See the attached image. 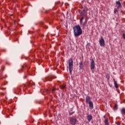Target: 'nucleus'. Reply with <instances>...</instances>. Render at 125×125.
<instances>
[{"mask_svg":"<svg viewBox=\"0 0 125 125\" xmlns=\"http://www.w3.org/2000/svg\"><path fill=\"white\" fill-rule=\"evenodd\" d=\"M79 68L80 69H83V62H80L79 63Z\"/></svg>","mask_w":125,"mask_h":125,"instance_id":"nucleus-13","label":"nucleus"},{"mask_svg":"<svg viewBox=\"0 0 125 125\" xmlns=\"http://www.w3.org/2000/svg\"><path fill=\"white\" fill-rule=\"evenodd\" d=\"M92 115L91 114H87V119L88 122H90L91 120H92Z\"/></svg>","mask_w":125,"mask_h":125,"instance_id":"nucleus-9","label":"nucleus"},{"mask_svg":"<svg viewBox=\"0 0 125 125\" xmlns=\"http://www.w3.org/2000/svg\"><path fill=\"white\" fill-rule=\"evenodd\" d=\"M80 17H81L80 20H83V17L84 16H80Z\"/></svg>","mask_w":125,"mask_h":125,"instance_id":"nucleus-23","label":"nucleus"},{"mask_svg":"<svg viewBox=\"0 0 125 125\" xmlns=\"http://www.w3.org/2000/svg\"><path fill=\"white\" fill-rule=\"evenodd\" d=\"M86 23H87V20L86 19H85V22L83 23V25H85V24H86Z\"/></svg>","mask_w":125,"mask_h":125,"instance_id":"nucleus-21","label":"nucleus"},{"mask_svg":"<svg viewBox=\"0 0 125 125\" xmlns=\"http://www.w3.org/2000/svg\"><path fill=\"white\" fill-rule=\"evenodd\" d=\"M104 118L105 119V120H106V115H104Z\"/></svg>","mask_w":125,"mask_h":125,"instance_id":"nucleus-29","label":"nucleus"},{"mask_svg":"<svg viewBox=\"0 0 125 125\" xmlns=\"http://www.w3.org/2000/svg\"><path fill=\"white\" fill-rule=\"evenodd\" d=\"M116 7L117 8H121L122 7V3L120 0L116 1Z\"/></svg>","mask_w":125,"mask_h":125,"instance_id":"nucleus-7","label":"nucleus"},{"mask_svg":"<svg viewBox=\"0 0 125 125\" xmlns=\"http://www.w3.org/2000/svg\"><path fill=\"white\" fill-rule=\"evenodd\" d=\"M74 65V62H73V59H69L68 60V66L69 70L70 75H72V71H73V66Z\"/></svg>","mask_w":125,"mask_h":125,"instance_id":"nucleus-2","label":"nucleus"},{"mask_svg":"<svg viewBox=\"0 0 125 125\" xmlns=\"http://www.w3.org/2000/svg\"><path fill=\"white\" fill-rule=\"evenodd\" d=\"M55 90H56L55 88H53L51 90V91L52 92V93H53L54 91H55Z\"/></svg>","mask_w":125,"mask_h":125,"instance_id":"nucleus-19","label":"nucleus"},{"mask_svg":"<svg viewBox=\"0 0 125 125\" xmlns=\"http://www.w3.org/2000/svg\"><path fill=\"white\" fill-rule=\"evenodd\" d=\"M87 10L85 9H83L82 11H80V16H86Z\"/></svg>","mask_w":125,"mask_h":125,"instance_id":"nucleus-5","label":"nucleus"},{"mask_svg":"<svg viewBox=\"0 0 125 125\" xmlns=\"http://www.w3.org/2000/svg\"><path fill=\"white\" fill-rule=\"evenodd\" d=\"M121 114L123 115H124L125 114V108H122L121 109Z\"/></svg>","mask_w":125,"mask_h":125,"instance_id":"nucleus-15","label":"nucleus"},{"mask_svg":"<svg viewBox=\"0 0 125 125\" xmlns=\"http://www.w3.org/2000/svg\"><path fill=\"white\" fill-rule=\"evenodd\" d=\"M72 115H73V113H72L70 112V113H69V115H70V116H72Z\"/></svg>","mask_w":125,"mask_h":125,"instance_id":"nucleus-27","label":"nucleus"},{"mask_svg":"<svg viewBox=\"0 0 125 125\" xmlns=\"http://www.w3.org/2000/svg\"><path fill=\"white\" fill-rule=\"evenodd\" d=\"M56 77L55 76H49L47 78H46V81H51V80H53V79H56Z\"/></svg>","mask_w":125,"mask_h":125,"instance_id":"nucleus-10","label":"nucleus"},{"mask_svg":"<svg viewBox=\"0 0 125 125\" xmlns=\"http://www.w3.org/2000/svg\"><path fill=\"white\" fill-rule=\"evenodd\" d=\"M105 77L107 80H109L110 79V74H106Z\"/></svg>","mask_w":125,"mask_h":125,"instance_id":"nucleus-16","label":"nucleus"},{"mask_svg":"<svg viewBox=\"0 0 125 125\" xmlns=\"http://www.w3.org/2000/svg\"><path fill=\"white\" fill-rule=\"evenodd\" d=\"M118 109V104H115L114 107V110H117Z\"/></svg>","mask_w":125,"mask_h":125,"instance_id":"nucleus-17","label":"nucleus"},{"mask_svg":"<svg viewBox=\"0 0 125 125\" xmlns=\"http://www.w3.org/2000/svg\"><path fill=\"white\" fill-rule=\"evenodd\" d=\"M89 104V107L90 109H93V103L92 102H90L88 103Z\"/></svg>","mask_w":125,"mask_h":125,"instance_id":"nucleus-11","label":"nucleus"},{"mask_svg":"<svg viewBox=\"0 0 125 125\" xmlns=\"http://www.w3.org/2000/svg\"><path fill=\"white\" fill-rule=\"evenodd\" d=\"M21 68L22 69H24V65H22Z\"/></svg>","mask_w":125,"mask_h":125,"instance_id":"nucleus-28","label":"nucleus"},{"mask_svg":"<svg viewBox=\"0 0 125 125\" xmlns=\"http://www.w3.org/2000/svg\"><path fill=\"white\" fill-rule=\"evenodd\" d=\"M18 91H20V90H21V88H19L18 89H17Z\"/></svg>","mask_w":125,"mask_h":125,"instance_id":"nucleus-26","label":"nucleus"},{"mask_svg":"<svg viewBox=\"0 0 125 125\" xmlns=\"http://www.w3.org/2000/svg\"><path fill=\"white\" fill-rule=\"evenodd\" d=\"M90 99H91V98H90V97L87 96L86 97V99H85V102L86 103H89V102H91V100H90Z\"/></svg>","mask_w":125,"mask_h":125,"instance_id":"nucleus-8","label":"nucleus"},{"mask_svg":"<svg viewBox=\"0 0 125 125\" xmlns=\"http://www.w3.org/2000/svg\"><path fill=\"white\" fill-rule=\"evenodd\" d=\"M80 24H83V20H80Z\"/></svg>","mask_w":125,"mask_h":125,"instance_id":"nucleus-25","label":"nucleus"},{"mask_svg":"<svg viewBox=\"0 0 125 125\" xmlns=\"http://www.w3.org/2000/svg\"><path fill=\"white\" fill-rule=\"evenodd\" d=\"M99 42L101 46H105V41L103 36H101V38L99 40Z\"/></svg>","mask_w":125,"mask_h":125,"instance_id":"nucleus-4","label":"nucleus"},{"mask_svg":"<svg viewBox=\"0 0 125 125\" xmlns=\"http://www.w3.org/2000/svg\"><path fill=\"white\" fill-rule=\"evenodd\" d=\"M69 123L70 125H77V119L74 117H70L69 120Z\"/></svg>","mask_w":125,"mask_h":125,"instance_id":"nucleus-3","label":"nucleus"},{"mask_svg":"<svg viewBox=\"0 0 125 125\" xmlns=\"http://www.w3.org/2000/svg\"><path fill=\"white\" fill-rule=\"evenodd\" d=\"M73 29L75 37H79V36H81L83 34V30H82V28H81L80 25L78 24L74 26Z\"/></svg>","mask_w":125,"mask_h":125,"instance_id":"nucleus-1","label":"nucleus"},{"mask_svg":"<svg viewBox=\"0 0 125 125\" xmlns=\"http://www.w3.org/2000/svg\"><path fill=\"white\" fill-rule=\"evenodd\" d=\"M105 125H109V120L108 118H106L104 121Z\"/></svg>","mask_w":125,"mask_h":125,"instance_id":"nucleus-14","label":"nucleus"},{"mask_svg":"<svg viewBox=\"0 0 125 125\" xmlns=\"http://www.w3.org/2000/svg\"><path fill=\"white\" fill-rule=\"evenodd\" d=\"M65 87H66V86L65 85H62L61 86V89H64L65 88Z\"/></svg>","mask_w":125,"mask_h":125,"instance_id":"nucleus-20","label":"nucleus"},{"mask_svg":"<svg viewBox=\"0 0 125 125\" xmlns=\"http://www.w3.org/2000/svg\"><path fill=\"white\" fill-rule=\"evenodd\" d=\"M91 70H94V68H95V63L94 62V60L93 59L92 60L90 64Z\"/></svg>","mask_w":125,"mask_h":125,"instance_id":"nucleus-6","label":"nucleus"},{"mask_svg":"<svg viewBox=\"0 0 125 125\" xmlns=\"http://www.w3.org/2000/svg\"><path fill=\"white\" fill-rule=\"evenodd\" d=\"M45 92H47V90H46Z\"/></svg>","mask_w":125,"mask_h":125,"instance_id":"nucleus-30","label":"nucleus"},{"mask_svg":"<svg viewBox=\"0 0 125 125\" xmlns=\"http://www.w3.org/2000/svg\"><path fill=\"white\" fill-rule=\"evenodd\" d=\"M118 9L117 8H115L114 9V13L115 14H117V13H118Z\"/></svg>","mask_w":125,"mask_h":125,"instance_id":"nucleus-18","label":"nucleus"},{"mask_svg":"<svg viewBox=\"0 0 125 125\" xmlns=\"http://www.w3.org/2000/svg\"><path fill=\"white\" fill-rule=\"evenodd\" d=\"M114 81V86L115 88H119V86H118V83H117V81H116V80L115 79L113 80Z\"/></svg>","mask_w":125,"mask_h":125,"instance_id":"nucleus-12","label":"nucleus"},{"mask_svg":"<svg viewBox=\"0 0 125 125\" xmlns=\"http://www.w3.org/2000/svg\"><path fill=\"white\" fill-rule=\"evenodd\" d=\"M123 37L124 39H125V33H124L123 34Z\"/></svg>","mask_w":125,"mask_h":125,"instance_id":"nucleus-24","label":"nucleus"},{"mask_svg":"<svg viewBox=\"0 0 125 125\" xmlns=\"http://www.w3.org/2000/svg\"><path fill=\"white\" fill-rule=\"evenodd\" d=\"M116 125H121V122H117Z\"/></svg>","mask_w":125,"mask_h":125,"instance_id":"nucleus-22","label":"nucleus"}]
</instances>
